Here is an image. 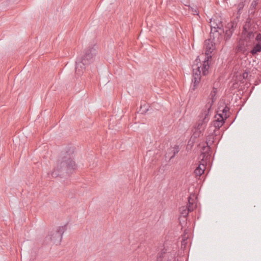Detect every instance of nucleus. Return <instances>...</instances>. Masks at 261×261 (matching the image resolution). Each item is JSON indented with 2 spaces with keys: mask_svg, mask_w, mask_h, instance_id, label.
I'll list each match as a JSON object with an SVG mask.
<instances>
[{
  "mask_svg": "<svg viewBox=\"0 0 261 261\" xmlns=\"http://www.w3.org/2000/svg\"><path fill=\"white\" fill-rule=\"evenodd\" d=\"M237 22L236 21H231L225 26L226 30L224 31V40L227 42L231 38L232 34L237 27Z\"/></svg>",
  "mask_w": 261,
  "mask_h": 261,
  "instance_id": "nucleus-8",
  "label": "nucleus"
},
{
  "mask_svg": "<svg viewBox=\"0 0 261 261\" xmlns=\"http://www.w3.org/2000/svg\"><path fill=\"white\" fill-rule=\"evenodd\" d=\"M189 10L192 12L193 15H198V11L196 8L189 6Z\"/></svg>",
  "mask_w": 261,
  "mask_h": 261,
  "instance_id": "nucleus-28",
  "label": "nucleus"
},
{
  "mask_svg": "<svg viewBox=\"0 0 261 261\" xmlns=\"http://www.w3.org/2000/svg\"><path fill=\"white\" fill-rule=\"evenodd\" d=\"M202 64V63H201V60L199 58V57H197L196 59L194 61V64L193 65V69H198V67H199V70H200Z\"/></svg>",
  "mask_w": 261,
  "mask_h": 261,
  "instance_id": "nucleus-22",
  "label": "nucleus"
},
{
  "mask_svg": "<svg viewBox=\"0 0 261 261\" xmlns=\"http://www.w3.org/2000/svg\"><path fill=\"white\" fill-rule=\"evenodd\" d=\"M180 216H179L178 219L179 221L180 225L181 226H182V223H181L182 219H185V217L187 218L188 214L190 212H189L188 210L185 206L181 207L180 209Z\"/></svg>",
  "mask_w": 261,
  "mask_h": 261,
  "instance_id": "nucleus-16",
  "label": "nucleus"
},
{
  "mask_svg": "<svg viewBox=\"0 0 261 261\" xmlns=\"http://www.w3.org/2000/svg\"><path fill=\"white\" fill-rule=\"evenodd\" d=\"M199 165L194 171L196 176H201L204 173L207 161L210 160V155L207 154L201 153L198 157Z\"/></svg>",
  "mask_w": 261,
  "mask_h": 261,
  "instance_id": "nucleus-4",
  "label": "nucleus"
},
{
  "mask_svg": "<svg viewBox=\"0 0 261 261\" xmlns=\"http://www.w3.org/2000/svg\"><path fill=\"white\" fill-rule=\"evenodd\" d=\"M259 0H253V2H252L251 5H250V9H249V12L251 11V10H255V8H256V7L257 6V5L258 4V1Z\"/></svg>",
  "mask_w": 261,
  "mask_h": 261,
  "instance_id": "nucleus-24",
  "label": "nucleus"
},
{
  "mask_svg": "<svg viewBox=\"0 0 261 261\" xmlns=\"http://www.w3.org/2000/svg\"><path fill=\"white\" fill-rule=\"evenodd\" d=\"M165 254V251H161V252H159L157 255L156 260L157 261H162Z\"/></svg>",
  "mask_w": 261,
  "mask_h": 261,
  "instance_id": "nucleus-26",
  "label": "nucleus"
},
{
  "mask_svg": "<svg viewBox=\"0 0 261 261\" xmlns=\"http://www.w3.org/2000/svg\"><path fill=\"white\" fill-rule=\"evenodd\" d=\"M251 25V19L248 18L247 19L246 24L244 25L242 31V37L244 40L248 44H251V42H254L255 33L252 31H248L247 27Z\"/></svg>",
  "mask_w": 261,
  "mask_h": 261,
  "instance_id": "nucleus-5",
  "label": "nucleus"
},
{
  "mask_svg": "<svg viewBox=\"0 0 261 261\" xmlns=\"http://www.w3.org/2000/svg\"><path fill=\"white\" fill-rule=\"evenodd\" d=\"M219 110L220 111L222 112V113H217V116H219V115H222L223 118L226 117V120L229 117V115L227 114V113L229 112L230 108L227 106L226 105L222 110H220V107H219Z\"/></svg>",
  "mask_w": 261,
  "mask_h": 261,
  "instance_id": "nucleus-18",
  "label": "nucleus"
},
{
  "mask_svg": "<svg viewBox=\"0 0 261 261\" xmlns=\"http://www.w3.org/2000/svg\"><path fill=\"white\" fill-rule=\"evenodd\" d=\"M216 20L217 21V27L215 28L218 29L220 31H222V32H223V30H224V29H223V25L222 22L219 20Z\"/></svg>",
  "mask_w": 261,
  "mask_h": 261,
  "instance_id": "nucleus-25",
  "label": "nucleus"
},
{
  "mask_svg": "<svg viewBox=\"0 0 261 261\" xmlns=\"http://www.w3.org/2000/svg\"><path fill=\"white\" fill-rule=\"evenodd\" d=\"M254 46L252 48V49L250 50V53L253 55L254 56L256 55L258 53H259L261 51V43H255V42H253Z\"/></svg>",
  "mask_w": 261,
  "mask_h": 261,
  "instance_id": "nucleus-19",
  "label": "nucleus"
},
{
  "mask_svg": "<svg viewBox=\"0 0 261 261\" xmlns=\"http://www.w3.org/2000/svg\"><path fill=\"white\" fill-rule=\"evenodd\" d=\"M210 40H211L210 39L208 40H206L204 42L205 45L206 46V50H205V56H210L209 55L210 53H212L211 50H212V47L213 46V43L215 44V41L212 40L211 43H210Z\"/></svg>",
  "mask_w": 261,
  "mask_h": 261,
  "instance_id": "nucleus-17",
  "label": "nucleus"
},
{
  "mask_svg": "<svg viewBox=\"0 0 261 261\" xmlns=\"http://www.w3.org/2000/svg\"><path fill=\"white\" fill-rule=\"evenodd\" d=\"M240 3H243V4H246V3H248L250 1V0H240Z\"/></svg>",
  "mask_w": 261,
  "mask_h": 261,
  "instance_id": "nucleus-33",
  "label": "nucleus"
},
{
  "mask_svg": "<svg viewBox=\"0 0 261 261\" xmlns=\"http://www.w3.org/2000/svg\"><path fill=\"white\" fill-rule=\"evenodd\" d=\"M75 148L70 146L62 154L61 160H59L57 165L51 173L54 178H67L76 170V165L73 160Z\"/></svg>",
  "mask_w": 261,
  "mask_h": 261,
  "instance_id": "nucleus-1",
  "label": "nucleus"
},
{
  "mask_svg": "<svg viewBox=\"0 0 261 261\" xmlns=\"http://www.w3.org/2000/svg\"><path fill=\"white\" fill-rule=\"evenodd\" d=\"M246 41L244 40L243 41H240L238 44V46L236 48V50L237 52L241 53L243 54H245L247 50V46L249 45H251V44H248L247 42L245 43Z\"/></svg>",
  "mask_w": 261,
  "mask_h": 261,
  "instance_id": "nucleus-14",
  "label": "nucleus"
},
{
  "mask_svg": "<svg viewBox=\"0 0 261 261\" xmlns=\"http://www.w3.org/2000/svg\"><path fill=\"white\" fill-rule=\"evenodd\" d=\"M255 41H256L257 43H261V34H257L256 36L255 37Z\"/></svg>",
  "mask_w": 261,
  "mask_h": 261,
  "instance_id": "nucleus-29",
  "label": "nucleus"
},
{
  "mask_svg": "<svg viewBox=\"0 0 261 261\" xmlns=\"http://www.w3.org/2000/svg\"><path fill=\"white\" fill-rule=\"evenodd\" d=\"M216 120L213 121V126H211L209 128V131H210L211 127H214V129L213 130V133L216 132V129H219V128L225 123L226 117L223 118L222 115H219V116L215 115Z\"/></svg>",
  "mask_w": 261,
  "mask_h": 261,
  "instance_id": "nucleus-10",
  "label": "nucleus"
},
{
  "mask_svg": "<svg viewBox=\"0 0 261 261\" xmlns=\"http://www.w3.org/2000/svg\"><path fill=\"white\" fill-rule=\"evenodd\" d=\"M210 112L204 110L200 115V119L196 123L194 128L199 130H202L203 132L205 129L206 124L208 121Z\"/></svg>",
  "mask_w": 261,
  "mask_h": 261,
  "instance_id": "nucleus-7",
  "label": "nucleus"
},
{
  "mask_svg": "<svg viewBox=\"0 0 261 261\" xmlns=\"http://www.w3.org/2000/svg\"><path fill=\"white\" fill-rule=\"evenodd\" d=\"M249 73V72L247 71V70H245V72L243 73L242 77L243 80L247 78Z\"/></svg>",
  "mask_w": 261,
  "mask_h": 261,
  "instance_id": "nucleus-31",
  "label": "nucleus"
},
{
  "mask_svg": "<svg viewBox=\"0 0 261 261\" xmlns=\"http://www.w3.org/2000/svg\"><path fill=\"white\" fill-rule=\"evenodd\" d=\"M148 111L147 106L145 105L141 106L140 111L142 114H145Z\"/></svg>",
  "mask_w": 261,
  "mask_h": 261,
  "instance_id": "nucleus-27",
  "label": "nucleus"
},
{
  "mask_svg": "<svg viewBox=\"0 0 261 261\" xmlns=\"http://www.w3.org/2000/svg\"><path fill=\"white\" fill-rule=\"evenodd\" d=\"M98 52V46L96 44L90 46L85 49L83 54L76 58L75 72L76 76H81L85 72L86 68L92 63Z\"/></svg>",
  "mask_w": 261,
  "mask_h": 261,
  "instance_id": "nucleus-2",
  "label": "nucleus"
},
{
  "mask_svg": "<svg viewBox=\"0 0 261 261\" xmlns=\"http://www.w3.org/2000/svg\"><path fill=\"white\" fill-rule=\"evenodd\" d=\"M217 92V89L213 87V90H212L210 95V98L211 99V101H209L207 102L206 107L205 110L210 112L211 111L212 106L214 104L215 101L216 100V94Z\"/></svg>",
  "mask_w": 261,
  "mask_h": 261,
  "instance_id": "nucleus-13",
  "label": "nucleus"
},
{
  "mask_svg": "<svg viewBox=\"0 0 261 261\" xmlns=\"http://www.w3.org/2000/svg\"><path fill=\"white\" fill-rule=\"evenodd\" d=\"M216 133H211L207 137L205 143L206 145H204L201 147V153L204 154H207L210 155L211 158V145H212L215 142V137H216Z\"/></svg>",
  "mask_w": 261,
  "mask_h": 261,
  "instance_id": "nucleus-6",
  "label": "nucleus"
},
{
  "mask_svg": "<svg viewBox=\"0 0 261 261\" xmlns=\"http://www.w3.org/2000/svg\"><path fill=\"white\" fill-rule=\"evenodd\" d=\"M217 27V21H216V20H214L213 21V23L211 25V31L215 30L214 28H216Z\"/></svg>",
  "mask_w": 261,
  "mask_h": 261,
  "instance_id": "nucleus-30",
  "label": "nucleus"
},
{
  "mask_svg": "<svg viewBox=\"0 0 261 261\" xmlns=\"http://www.w3.org/2000/svg\"><path fill=\"white\" fill-rule=\"evenodd\" d=\"M212 56H205V58L202 64L201 72L203 76H206L208 74L210 68V60H212Z\"/></svg>",
  "mask_w": 261,
  "mask_h": 261,
  "instance_id": "nucleus-11",
  "label": "nucleus"
},
{
  "mask_svg": "<svg viewBox=\"0 0 261 261\" xmlns=\"http://www.w3.org/2000/svg\"><path fill=\"white\" fill-rule=\"evenodd\" d=\"M245 4L241 3H239L238 5H237V12L236 14V18L239 19L241 16V14L242 13L243 8L245 6Z\"/></svg>",
  "mask_w": 261,
  "mask_h": 261,
  "instance_id": "nucleus-20",
  "label": "nucleus"
},
{
  "mask_svg": "<svg viewBox=\"0 0 261 261\" xmlns=\"http://www.w3.org/2000/svg\"><path fill=\"white\" fill-rule=\"evenodd\" d=\"M179 150L178 146H175L174 148L169 149L166 153V158H169L170 160H171L179 152Z\"/></svg>",
  "mask_w": 261,
  "mask_h": 261,
  "instance_id": "nucleus-15",
  "label": "nucleus"
},
{
  "mask_svg": "<svg viewBox=\"0 0 261 261\" xmlns=\"http://www.w3.org/2000/svg\"><path fill=\"white\" fill-rule=\"evenodd\" d=\"M187 218H186V217H185V219H182V220H181L182 226H181L182 227L184 226L183 225L187 223Z\"/></svg>",
  "mask_w": 261,
  "mask_h": 261,
  "instance_id": "nucleus-32",
  "label": "nucleus"
},
{
  "mask_svg": "<svg viewBox=\"0 0 261 261\" xmlns=\"http://www.w3.org/2000/svg\"><path fill=\"white\" fill-rule=\"evenodd\" d=\"M191 198L190 197L188 198V202L186 207L188 210V211L190 212L193 211L194 208L196 207V205H194L193 202H191Z\"/></svg>",
  "mask_w": 261,
  "mask_h": 261,
  "instance_id": "nucleus-21",
  "label": "nucleus"
},
{
  "mask_svg": "<svg viewBox=\"0 0 261 261\" xmlns=\"http://www.w3.org/2000/svg\"><path fill=\"white\" fill-rule=\"evenodd\" d=\"M201 70H199V67H198V69H193V79L192 81L193 83V90H195L200 83L201 79Z\"/></svg>",
  "mask_w": 261,
  "mask_h": 261,
  "instance_id": "nucleus-9",
  "label": "nucleus"
},
{
  "mask_svg": "<svg viewBox=\"0 0 261 261\" xmlns=\"http://www.w3.org/2000/svg\"><path fill=\"white\" fill-rule=\"evenodd\" d=\"M250 15L253 16L255 13L254 10H251L250 12L249 11Z\"/></svg>",
  "mask_w": 261,
  "mask_h": 261,
  "instance_id": "nucleus-34",
  "label": "nucleus"
},
{
  "mask_svg": "<svg viewBox=\"0 0 261 261\" xmlns=\"http://www.w3.org/2000/svg\"><path fill=\"white\" fill-rule=\"evenodd\" d=\"M67 229V224L62 226H59L55 229H53L50 231L46 238L53 242L54 244L58 245L60 244L62 239V235Z\"/></svg>",
  "mask_w": 261,
  "mask_h": 261,
  "instance_id": "nucleus-3",
  "label": "nucleus"
},
{
  "mask_svg": "<svg viewBox=\"0 0 261 261\" xmlns=\"http://www.w3.org/2000/svg\"><path fill=\"white\" fill-rule=\"evenodd\" d=\"M203 133V132H202V130H199L197 129H195V131L192 134L191 139H193V140H195L196 139L199 137L200 135H202Z\"/></svg>",
  "mask_w": 261,
  "mask_h": 261,
  "instance_id": "nucleus-23",
  "label": "nucleus"
},
{
  "mask_svg": "<svg viewBox=\"0 0 261 261\" xmlns=\"http://www.w3.org/2000/svg\"><path fill=\"white\" fill-rule=\"evenodd\" d=\"M215 30L211 31L210 34V39L216 42V39H217L218 41H220L221 39H222V34L224 33V30H223V32L222 31H220L218 29L214 28Z\"/></svg>",
  "mask_w": 261,
  "mask_h": 261,
  "instance_id": "nucleus-12",
  "label": "nucleus"
}]
</instances>
